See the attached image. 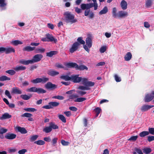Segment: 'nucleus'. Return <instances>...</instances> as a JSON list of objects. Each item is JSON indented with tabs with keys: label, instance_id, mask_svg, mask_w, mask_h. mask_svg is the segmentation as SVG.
<instances>
[{
	"label": "nucleus",
	"instance_id": "nucleus-1",
	"mask_svg": "<svg viewBox=\"0 0 154 154\" xmlns=\"http://www.w3.org/2000/svg\"><path fill=\"white\" fill-rule=\"evenodd\" d=\"M82 84L84 86L81 85L79 87L78 89L82 90H88L91 89L90 87L94 86L95 83L91 81H88L87 78H83L81 82Z\"/></svg>",
	"mask_w": 154,
	"mask_h": 154
},
{
	"label": "nucleus",
	"instance_id": "nucleus-2",
	"mask_svg": "<svg viewBox=\"0 0 154 154\" xmlns=\"http://www.w3.org/2000/svg\"><path fill=\"white\" fill-rule=\"evenodd\" d=\"M116 8L114 7L112 8V17L114 18H122L127 17L128 15L127 12L123 11H120L118 12Z\"/></svg>",
	"mask_w": 154,
	"mask_h": 154
},
{
	"label": "nucleus",
	"instance_id": "nucleus-3",
	"mask_svg": "<svg viewBox=\"0 0 154 154\" xmlns=\"http://www.w3.org/2000/svg\"><path fill=\"white\" fill-rule=\"evenodd\" d=\"M64 16V20L66 23H70L71 24L76 22L77 20L75 18L74 14L69 11H66L63 14Z\"/></svg>",
	"mask_w": 154,
	"mask_h": 154
},
{
	"label": "nucleus",
	"instance_id": "nucleus-4",
	"mask_svg": "<svg viewBox=\"0 0 154 154\" xmlns=\"http://www.w3.org/2000/svg\"><path fill=\"white\" fill-rule=\"evenodd\" d=\"M64 65L67 67L69 68H75L77 70H83L85 69L87 70L88 68L84 65L78 66L75 63H64Z\"/></svg>",
	"mask_w": 154,
	"mask_h": 154
},
{
	"label": "nucleus",
	"instance_id": "nucleus-5",
	"mask_svg": "<svg viewBox=\"0 0 154 154\" xmlns=\"http://www.w3.org/2000/svg\"><path fill=\"white\" fill-rule=\"evenodd\" d=\"M86 45H83V48L85 49L88 53L90 51L89 48H91L92 45V39L90 37H88L86 39Z\"/></svg>",
	"mask_w": 154,
	"mask_h": 154
},
{
	"label": "nucleus",
	"instance_id": "nucleus-6",
	"mask_svg": "<svg viewBox=\"0 0 154 154\" xmlns=\"http://www.w3.org/2000/svg\"><path fill=\"white\" fill-rule=\"evenodd\" d=\"M83 78L79 77V75H71V81L74 83H79L80 82H82Z\"/></svg>",
	"mask_w": 154,
	"mask_h": 154
},
{
	"label": "nucleus",
	"instance_id": "nucleus-7",
	"mask_svg": "<svg viewBox=\"0 0 154 154\" xmlns=\"http://www.w3.org/2000/svg\"><path fill=\"white\" fill-rule=\"evenodd\" d=\"M80 45V44L78 42H76L74 43L72 45L71 48L69 49V51L71 53H73L76 51L79 48Z\"/></svg>",
	"mask_w": 154,
	"mask_h": 154
},
{
	"label": "nucleus",
	"instance_id": "nucleus-8",
	"mask_svg": "<svg viewBox=\"0 0 154 154\" xmlns=\"http://www.w3.org/2000/svg\"><path fill=\"white\" fill-rule=\"evenodd\" d=\"M43 57L41 54H37L34 55L32 60H31L32 63L40 61Z\"/></svg>",
	"mask_w": 154,
	"mask_h": 154
},
{
	"label": "nucleus",
	"instance_id": "nucleus-9",
	"mask_svg": "<svg viewBox=\"0 0 154 154\" xmlns=\"http://www.w3.org/2000/svg\"><path fill=\"white\" fill-rule=\"evenodd\" d=\"M6 0H0V9L1 11L5 10L7 8Z\"/></svg>",
	"mask_w": 154,
	"mask_h": 154
},
{
	"label": "nucleus",
	"instance_id": "nucleus-10",
	"mask_svg": "<svg viewBox=\"0 0 154 154\" xmlns=\"http://www.w3.org/2000/svg\"><path fill=\"white\" fill-rule=\"evenodd\" d=\"M154 97L152 94H148L145 95L144 100L145 102H149L153 99Z\"/></svg>",
	"mask_w": 154,
	"mask_h": 154
},
{
	"label": "nucleus",
	"instance_id": "nucleus-11",
	"mask_svg": "<svg viewBox=\"0 0 154 154\" xmlns=\"http://www.w3.org/2000/svg\"><path fill=\"white\" fill-rule=\"evenodd\" d=\"M153 107H154L153 105H144L141 106L140 110L143 112H146Z\"/></svg>",
	"mask_w": 154,
	"mask_h": 154
},
{
	"label": "nucleus",
	"instance_id": "nucleus-12",
	"mask_svg": "<svg viewBox=\"0 0 154 154\" xmlns=\"http://www.w3.org/2000/svg\"><path fill=\"white\" fill-rule=\"evenodd\" d=\"M45 87L47 89H55L56 88V86L55 84H52L50 82H48L45 84Z\"/></svg>",
	"mask_w": 154,
	"mask_h": 154
},
{
	"label": "nucleus",
	"instance_id": "nucleus-13",
	"mask_svg": "<svg viewBox=\"0 0 154 154\" xmlns=\"http://www.w3.org/2000/svg\"><path fill=\"white\" fill-rule=\"evenodd\" d=\"M46 36L47 37L48 39L49 40V42H54L55 43L57 42V40L56 38H54L52 35L49 33L47 34Z\"/></svg>",
	"mask_w": 154,
	"mask_h": 154
},
{
	"label": "nucleus",
	"instance_id": "nucleus-14",
	"mask_svg": "<svg viewBox=\"0 0 154 154\" xmlns=\"http://www.w3.org/2000/svg\"><path fill=\"white\" fill-rule=\"evenodd\" d=\"M16 136V135L15 134L8 133L5 135V137L7 139L12 140L15 138Z\"/></svg>",
	"mask_w": 154,
	"mask_h": 154
},
{
	"label": "nucleus",
	"instance_id": "nucleus-15",
	"mask_svg": "<svg viewBox=\"0 0 154 154\" xmlns=\"http://www.w3.org/2000/svg\"><path fill=\"white\" fill-rule=\"evenodd\" d=\"M12 93L14 94H21L22 93V92L19 88L15 87L12 88Z\"/></svg>",
	"mask_w": 154,
	"mask_h": 154
},
{
	"label": "nucleus",
	"instance_id": "nucleus-16",
	"mask_svg": "<svg viewBox=\"0 0 154 154\" xmlns=\"http://www.w3.org/2000/svg\"><path fill=\"white\" fill-rule=\"evenodd\" d=\"M154 0H145V7L146 8H151L153 4Z\"/></svg>",
	"mask_w": 154,
	"mask_h": 154
},
{
	"label": "nucleus",
	"instance_id": "nucleus-17",
	"mask_svg": "<svg viewBox=\"0 0 154 154\" xmlns=\"http://www.w3.org/2000/svg\"><path fill=\"white\" fill-rule=\"evenodd\" d=\"M11 117V116L8 113L6 112L3 114L2 116L0 117V120H3L6 119L10 118Z\"/></svg>",
	"mask_w": 154,
	"mask_h": 154
},
{
	"label": "nucleus",
	"instance_id": "nucleus-18",
	"mask_svg": "<svg viewBox=\"0 0 154 154\" xmlns=\"http://www.w3.org/2000/svg\"><path fill=\"white\" fill-rule=\"evenodd\" d=\"M120 5L122 9L123 10H126L127 8V2L125 0L122 1L120 3Z\"/></svg>",
	"mask_w": 154,
	"mask_h": 154
},
{
	"label": "nucleus",
	"instance_id": "nucleus-19",
	"mask_svg": "<svg viewBox=\"0 0 154 154\" xmlns=\"http://www.w3.org/2000/svg\"><path fill=\"white\" fill-rule=\"evenodd\" d=\"M16 130L22 134H26L27 133V131L24 128H22L20 127H16L15 128Z\"/></svg>",
	"mask_w": 154,
	"mask_h": 154
},
{
	"label": "nucleus",
	"instance_id": "nucleus-20",
	"mask_svg": "<svg viewBox=\"0 0 154 154\" xmlns=\"http://www.w3.org/2000/svg\"><path fill=\"white\" fill-rule=\"evenodd\" d=\"M5 52L6 54H9L12 52L14 53L15 51L14 49L12 47L5 48Z\"/></svg>",
	"mask_w": 154,
	"mask_h": 154
},
{
	"label": "nucleus",
	"instance_id": "nucleus-21",
	"mask_svg": "<svg viewBox=\"0 0 154 154\" xmlns=\"http://www.w3.org/2000/svg\"><path fill=\"white\" fill-rule=\"evenodd\" d=\"M48 74L49 75L53 76L58 75L59 72L53 70H50L48 71Z\"/></svg>",
	"mask_w": 154,
	"mask_h": 154
},
{
	"label": "nucleus",
	"instance_id": "nucleus-22",
	"mask_svg": "<svg viewBox=\"0 0 154 154\" xmlns=\"http://www.w3.org/2000/svg\"><path fill=\"white\" fill-rule=\"evenodd\" d=\"M35 47H31L30 46H27L24 48L23 50V51H30L34 50L35 49Z\"/></svg>",
	"mask_w": 154,
	"mask_h": 154
},
{
	"label": "nucleus",
	"instance_id": "nucleus-23",
	"mask_svg": "<svg viewBox=\"0 0 154 154\" xmlns=\"http://www.w3.org/2000/svg\"><path fill=\"white\" fill-rule=\"evenodd\" d=\"M132 56L131 53L128 52L126 53L124 57L125 60L126 61H129L131 59Z\"/></svg>",
	"mask_w": 154,
	"mask_h": 154
},
{
	"label": "nucleus",
	"instance_id": "nucleus-24",
	"mask_svg": "<svg viewBox=\"0 0 154 154\" xmlns=\"http://www.w3.org/2000/svg\"><path fill=\"white\" fill-rule=\"evenodd\" d=\"M26 69V67L23 66H17L14 68V69L17 72H18L20 70H24Z\"/></svg>",
	"mask_w": 154,
	"mask_h": 154
},
{
	"label": "nucleus",
	"instance_id": "nucleus-25",
	"mask_svg": "<svg viewBox=\"0 0 154 154\" xmlns=\"http://www.w3.org/2000/svg\"><path fill=\"white\" fill-rule=\"evenodd\" d=\"M32 62L31 60H21L20 61V63L25 65H28L29 64H31L32 63Z\"/></svg>",
	"mask_w": 154,
	"mask_h": 154
},
{
	"label": "nucleus",
	"instance_id": "nucleus-26",
	"mask_svg": "<svg viewBox=\"0 0 154 154\" xmlns=\"http://www.w3.org/2000/svg\"><path fill=\"white\" fill-rule=\"evenodd\" d=\"M108 9L107 7L105 6L99 12L100 15H102L103 14H106L108 11Z\"/></svg>",
	"mask_w": 154,
	"mask_h": 154
},
{
	"label": "nucleus",
	"instance_id": "nucleus-27",
	"mask_svg": "<svg viewBox=\"0 0 154 154\" xmlns=\"http://www.w3.org/2000/svg\"><path fill=\"white\" fill-rule=\"evenodd\" d=\"M143 152L145 154H148L150 153L152 151L151 149L148 147H146L143 148L142 149Z\"/></svg>",
	"mask_w": 154,
	"mask_h": 154
},
{
	"label": "nucleus",
	"instance_id": "nucleus-28",
	"mask_svg": "<svg viewBox=\"0 0 154 154\" xmlns=\"http://www.w3.org/2000/svg\"><path fill=\"white\" fill-rule=\"evenodd\" d=\"M32 97L31 95L28 96L26 94H23L20 96V97L23 99L25 100H27L29 99L30 97Z\"/></svg>",
	"mask_w": 154,
	"mask_h": 154
},
{
	"label": "nucleus",
	"instance_id": "nucleus-29",
	"mask_svg": "<svg viewBox=\"0 0 154 154\" xmlns=\"http://www.w3.org/2000/svg\"><path fill=\"white\" fill-rule=\"evenodd\" d=\"M11 43L14 45H17L19 44H22L23 42L18 40L12 41L11 42Z\"/></svg>",
	"mask_w": 154,
	"mask_h": 154
},
{
	"label": "nucleus",
	"instance_id": "nucleus-30",
	"mask_svg": "<svg viewBox=\"0 0 154 154\" xmlns=\"http://www.w3.org/2000/svg\"><path fill=\"white\" fill-rule=\"evenodd\" d=\"M10 78L7 77L5 75H3L0 77V81H4L6 80H10Z\"/></svg>",
	"mask_w": 154,
	"mask_h": 154
},
{
	"label": "nucleus",
	"instance_id": "nucleus-31",
	"mask_svg": "<svg viewBox=\"0 0 154 154\" xmlns=\"http://www.w3.org/2000/svg\"><path fill=\"white\" fill-rule=\"evenodd\" d=\"M35 53H44L45 51V49L43 48H35Z\"/></svg>",
	"mask_w": 154,
	"mask_h": 154
},
{
	"label": "nucleus",
	"instance_id": "nucleus-32",
	"mask_svg": "<svg viewBox=\"0 0 154 154\" xmlns=\"http://www.w3.org/2000/svg\"><path fill=\"white\" fill-rule=\"evenodd\" d=\"M49 104L50 105L51 109L53 107L57 106L59 104V103L56 102H49Z\"/></svg>",
	"mask_w": 154,
	"mask_h": 154
},
{
	"label": "nucleus",
	"instance_id": "nucleus-33",
	"mask_svg": "<svg viewBox=\"0 0 154 154\" xmlns=\"http://www.w3.org/2000/svg\"><path fill=\"white\" fill-rule=\"evenodd\" d=\"M149 134V132L148 131H143L140 133L139 135L140 137H143L145 136L148 135Z\"/></svg>",
	"mask_w": 154,
	"mask_h": 154
},
{
	"label": "nucleus",
	"instance_id": "nucleus-34",
	"mask_svg": "<svg viewBox=\"0 0 154 154\" xmlns=\"http://www.w3.org/2000/svg\"><path fill=\"white\" fill-rule=\"evenodd\" d=\"M57 52L56 51H52L49 52H48L46 53V55L47 56L49 57H51L53 55L56 54Z\"/></svg>",
	"mask_w": 154,
	"mask_h": 154
},
{
	"label": "nucleus",
	"instance_id": "nucleus-35",
	"mask_svg": "<svg viewBox=\"0 0 154 154\" xmlns=\"http://www.w3.org/2000/svg\"><path fill=\"white\" fill-rule=\"evenodd\" d=\"M43 131L46 133H48L52 131V129L50 126H49V127H45L43 129Z\"/></svg>",
	"mask_w": 154,
	"mask_h": 154
},
{
	"label": "nucleus",
	"instance_id": "nucleus-36",
	"mask_svg": "<svg viewBox=\"0 0 154 154\" xmlns=\"http://www.w3.org/2000/svg\"><path fill=\"white\" fill-rule=\"evenodd\" d=\"M60 78L65 81H71V76L69 77L68 75H62L60 76Z\"/></svg>",
	"mask_w": 154,
	"mask_h": 154
},
{
	"label": "nucleus",
	"instance_id": "nucleus-37",
	"mask_svg": "<svg viewBox=\"0 0 154 154\" xmlns=\"http://www.w3.org/2000/svg\"><path fill=\"white\" fill-rule=\"evenodd\" d=\"M38 94L44 93L46 92V91L41 88H37L36 92Z\"/></svg>",
	"mask_w": 154,
	"mask_h": 154
},
{
	"label": "nucleus",
	"instance_id": "nucleus-38",
	"mask_svg": "<svg viewBox=\"0 0 154 154\" xmlns=\"http://www.w3.org/2000/svg\"><path fill=\"white\" fill-rule=\"evenodd\" d=\"M40 82L42 83H45L49 80V79L45 77L40 78Z\"/></svg>",
	"mask_w": 154,
	"mask_h": 154
},
{
	"label": "nucleus",
	"instance_id": "nucleus-39",
	"mask_svg": "<svg viewBox=\"0 0 154 154\" xmlns=\"http://www.w3.org/2000/svg\"><path fill=\"white\" fill-rule=\"evenodd\" d=\"M24 110L25 111L28 112H34L37 111V109L35 108L31 107L25 108Z\"/></svg>",
	"mask_w": 154,
	"mask_h": 154
},
{
	"label": "nucleus",
	"instance_id": "nucleus-40",
	"mask_svg": "<svg viewBox=\"0 0 154 154\" xmlns=\"http://www.w3.org/2000/svg\"><path fill=\"white\" fill-rule=\"evenodd\" d=\"M86 100V98L85 97H79L77 98L74 100L75 102H83Z\"/></svg>",
	"mask_w": 154,
	"mask_h": 154
},
{
	"label": "nucleus",
	"instance_id": "nucleus-41",
	"mask_svg": "<svg viewBox=\"0 0 154 154\" xmlns=\"http://www.w3.org/2000/svg\"><path fill=\"white\" fill-rule=\"evenodd\" d=\"M37 88L36 87H32L29 88L26 91L30 92H36Z\"/></svg>",
	"mask_w": 154,
	"mask_h": 154
},
{
	"label": "nucleus",
	"instance_id": "nucleus-42",
	"mask_svg": "<svg viewBox=\"0 0 154 154\" xmlns=\"http://www.w3.org/2000/svg\"><path fill=\"white\" fill-rule=\"evenodd\" d=\"M58 117L59 119L62 121L63 122L65 123L66 122V119L65 117L62 115H59Z\"/></svg>",
	"mask_w": 154,
	"mask_h": 154
},
{
	"label": "nucleus",
	"instance_id": "nucleus-43",
	"mask_svg": "<svg viewBox=\"0 0 154 154\" xmlns=\"http://www.w3.org/2000/svg\"><path fill=\"white\" fill-rule=\"evenodd\" d=\"M40 78H37L35 79L31 80V82L34 84H36L40 82Z\"/></svg>",
	"mask_w": 154,
	"mask_h": 154
},
{
	"label": "nucleus",
	"instance_id": "nucleus-44",
	"mask_svg": "<svg viewBox=\"0 0 154 154\" xmlns=\"http://www.w3.org/2000/svg\"><path fill=\"white\" fill-rule=\"evenodd\" d=\"M50 126L51 128L54 129H56L58 128V127L56 125H55L52 122L50 123Z\"/></svg>",
	"mask_w": 154,
	"mask_h": 154
},
{
	"label": "nucleus",
	"instance_id": "nucleus-45",
	"mask_svg": "<svg viewBox=\"0 0 154 154\" xmlns=\"http://www.w3.org/2000/svg\"><path fill=\"white\" fill-rule=\"evenodd\" d=\"M6 72L8 73L11 75H13L16 73L15 71L12 69L6 71Z\"/></svg>",
	"mask_w": 154,
	"mask_h": 154
},
{
	"label": "nucleus",
	"instance_id": "nucleus-46",
	"mask_svg": "<svg viewBox=\"0 0 154 154\" xmlns=\"http://www.w3.org/2000/svg\"><path fill=\"white\" fill-rule=\"evenodd\" d=\"M107 49V47L106 46H103L101 47L100 49V51L101 53H103Z\"/></svg>",
	"mask_w": 154,
	"mask_h": 154
},
{
	"label": "nucleus",
	"instance_id": "nucleus-47",
	"mask_svg": "<svg viewBox=\"0 0 154 154\" xmlns=\"http://www.w3.org/2000/svg\"><path fill=\"white\" fill-rule=\"evenodd\" d=\"M137 138V136H132L128 139V140L134 141L136 140Z\"/></svg>",
	"mask_w": 154,
	"mask_h": 154
},
{
	"label": "nucleus",
	"instance_id": "nucleus-48",
	"mask_svg": "<svg viewBox=\"0 0 154 154\" xmlns=\"http://www.w3.org/2000/svg\"><path fill=\"white\" fill-rule=\"evenodd\" d=\"M34 143L39 145H43L45 143V142L42 140H38L35 141Z\"/></svg>",
	"mask_w": 154,
	"mask_h": 154
},
{
	"label": "nucleus",
	"instance_id": "nucleus-49",
	"mask_svg": "<svg viewBox=\"0 0 154 154\" xmlns=\"http://www.w3.org/2000/svg\"><path fill=\"white\" fill-rule=\"evenodd\" d=\"M32 116V115L31 114L29 113H25L21 115V116L22 117H26L29 118L31 117Z\"/></svg>",
	"mask_w": 154,
	"mask_h": 154
},
{
	"label": "nucleus",
	"instance_id": "nucleus-50",
	"mask_svg": "<svg viewBox=\"0 0 154 154\" xmlns=\"http://www.w3.org/2000/svg\"><path fill=\"white\" fill-rule=\"evenodd\" d=\"M94 110L96 113V117H97L99 114L100 113L101 109L99 107H97L94 109Z\"/></svg>",
	"mask_w": 154,
	"mask_h": 154
},
{
	"label": "nucleus",
	"instance_id": "nucleus-51",
	"mask_svg": "<svg viewBox=\"0 0 154 154\" xmlns=\"http://www.w3.org/2000/svg\"><path fill=\"white\" fill-rule=\"evenodd\" d=\"M77 41L81 44L84 45L85 43V42L83 40L82 38V37H79L77 39Z\"/></svg>",
	"mask_w": 154,
	"mask_h": 154
},
{
	"label": "nucleus",
	"instance_id": "nucleus-52",
	"mask_svg": "<svg viewBox=\"0 0 154 154\" xmlns=\"http://www.w3.org/2000/svg\"><path fill=\"white\" fill-rule=\"evenodd\" d=\"M53 98L57 99L60 100H63L64 99V97L63 96H55L52 97Z\"/></svg>",
	"mask_w": 154,
	"mask_h": 154
},
{
	"label": "nucleus",
	"instance_id": "nucleus-53",
	"mask_svg": "<svg viewBox=\"0 0 154 154\" xmlns=\"http://www.w3.org/2000/svg\"><path fill=\"white\" fill-rule=\"evenodd\" d=\"M38 137V136L37 135H35L33 136H32L31 137L30 139V141H33L36 140Z\"/></svg>",
	"mask_w": 154,
	"mask_h": 154
},
{
	"label": "nucleus",
	"instance_id": "nucleus-54",
	"mask_svg": "<svg viewBox=\"0 0 154 154\" xmlns=\"http://www.w3.org/2000/svg\"><path fill=\"white\" fill-rule=\"evenodd\" d=\"M78 97V95L77 94H72L69 96V99H74Z\"/></svg>",
	"mask_w": 154,
	"mask_h": 154
},
{
	"label": "nucleus",
	"instance_id": "nucleus-55",
	"mask_svg": "<svg viewBox=\"0 0 154 154\" xmlns=\"http://www.w3.org/2000/svg\"><path fill=\"white\" fill-rule=\"evenodd\" d=\"M114 77L115 80L117 82H120L121 80L120 77H119L117 75H115Z\"/></svg>",
	"mask_w": 154,
	"mask_h": 154
},
{
	"label": "nucleus",
	"instance_id": "nucleus-56",
	"mask_svg": "<svg viewBox=\"0 0 154 154\" xmlns=\"http://www.w3.org/2000/svg\"><path fill=\"white\" fill-rule=\"evenodd\" d=\"M8 131V130L3 128H0V134H3L6 132Z\"/></svg>",
	"mask_w": 154,
	"mask_h": 154
},
{
	"label": "nucleus",
	"instance_id": "nucleus-57",
	"mask_svg": "<svg viewBox=\"0 0 154 154\" xmlns=\"http://www.w3.org/2000/svg\"><path fill=\"white\" fill-rule=\"evenodd\" d=\"M5 94L9 98L11 99L12 97L11 96V95L9 91L7 90L5 91Z\"/></svg>",
	"mask_w": 154,
	"mask_h": 154
},
{
	"label": "nucleus",
	"instance_id": "nucleus-58",
	"mask_svg": "<svg viewBox=\"0 0 154 154\" xmlns=\"http://www.w3.org/2000/svg\"><path fill=\"white\" fill-rule=\"evenodd\" d=\"M55 66L59 68H63L65 69L64 67L61 64L57 63L55 65Z\"/></svg>",
	"mask_w": 154,
	"mask_h": 154
},
{
	"label": "nucleus",
	"instance_id": "nucleus-59",
	"mask_svg": "<svg viewBox=\"0 0 154 154\" xmlns=\"http://www.w3.org/2000/svg\"><path fill=\"white\" fill-rule=\"evenodd\" d=\"M148 130L149 134L150 133L152 135H154V128H149Z\"/></svg>",
	"mask_w": 154,
	"mask_h": 154
},
{
	"label": "nucleus",
	"instance_id": "nucleus-60",
	"mask_svg": "<svg viewBox=\"0 0 154 154\" xmlns=\"http://www.w3.org/2000/svg\"><path fill=\"white\" fill-rule=\"evenodd\" d=\"M61 144H62V145H63V146H67L69 144V142H67V141H66L65 140H62L61 141Z\"/></svg>",
	"mask_w": 154,
	"mask_h": 154
},
{
	"label": "nucleus",
	"instance_id": "nucleus-61",
	"mask_svg": "<svg viewBox=\"0 0 154 154\" xmlns=\"http://www.w3.org/2000/svg\"><path fill=\"white\" fill-rule=\"evenodd\" d=\"M29 84V82L27 81H25L22 82V85L23 86H26L28 85Z\"/></svg>",
	"mask_w": 154,
	"mask_h": 154
},
{
	"label": "nucleus",
	"instance_id": "nucleus-62",
	"mask_svg": "<svg viewBox=\"0 0 154 154\" xmlns=\"http://www.w3.org/2000/svg\"><path fill=\"white\" fill-rule=\"evenodd\" d=\"M26 151L27 150L26 149H23L19 150L18 152V153L19 154H24Z\"/></svg>",
	"mask_w": 154,
	"mask_h": 154
},
{
	"label": "nucleus",
	"instance_id": "nucleus-63",
	"mask_svg": "<svg viewBox=\"0 0 154 154\" xmlns=\"http://www.w3.org/2000/svg\"><path fill=\"white\" fill-rule=\"evenodd\" d=\"M148 140L149 142H151L154 140V136H149L148 137Z\"/></svg>",
	"mask_w": 154,
	"mask_h": 154
},
{
	"label": "nucleus",
	"instance_id": "nucleus-64",
	"mask_svg": "<svg viewBox=\"0 0 154 154\" xmlns=\"http://www.w3.org/2000/svg\"><path fill=\"white\" fill-rule=\"evenodd\" d=\"M135 150L136 152L138 154H143L142 152V150L140 149L136 148Z\"/></svg>",
	"mask_w": 154,
	"mask_h": 154
}]
</instances>
